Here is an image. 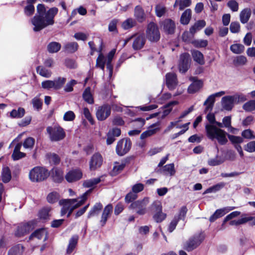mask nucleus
Instances as JSON below:
<instances>
[{
	"label": "nucleus",
	"instance_id": "obj_1",
	"mask_svg": "<svg viewBox=\"0 0 255 255\" xmlns=\"http://www.w3.org/2000/svg\"><path fill=\"white\" fill-rule=\"evenodd\" d=\"M58 12V8L52 7L46 10L43 4H38L37 6L36 13L31 19V22L34 26L33 30L38 32L48 26L54 23V18Z\"/></svg>",
	"mask_w": 255,
	"mask_h": 255
},
{
	"label": "nucleus",
	"instance_id": "obj_2",
	"mask_svg": "<svg viewBox=\"0 0 255 255\" xmlns=\"http://www.w3.org/2000/svg\"><path fill=\"white\" fill-rule=\"evenodd\" d=\"M206 118L210 124L205 125V130L207 137L211 140L216 139L221 145H225L228 142L226 137V132L217 128L213 124L216 122L215 115L213 113H209Z\"/></svg>",
	"mask_w": 255,
	"mask_h": 255
},
{
	"label": "nucleus",
	"instance_id": "obj_3",
	"mask_svg": "<svg viewBox=\"0 0 255 255\" xmlns=\"http://www.w3.org/2000/svg\"><path fill=\"white\" fill-rule=\"evenodd\" d=\"M88 193L85 192L82 196V199L78 201L76 199H65V214L67 213L69 217L73 210L82 205L87 199Z\"/></svg>",
	"mask_w": 255,
	"mask_h": 255
},
{
	"label": "nucleus",
	"instance_id": "obj_4",
	"mask_svg": "<svg viewBox=\"0 0 255 255\" xmlns=\"http://www.w3.org/2000/svg\"><path fill=\"white\" fill-rule=\"evenodd\" d=\"M49 174L48 170L45 168L36 166L30 171L29 177L31 181L38 182L46 179Z\"/></svg>",
	"mask_w": 255,
	"mask_h": 255
},
{
	"label": "nucleus",
	"instance_id": "obj_5",
	"mask_svg": "<svg viewBox=\"0 0 255 255\" xmlns=\"http://www.w3.org/2000/svg\"><path fill=\"white\" fill-rule=\"evenodd\" d=\"M149 203V198L146 197L142 199L132 202L129 206V210H135L139 215H143L147 212V206Z\"/></svg>",
	"mask_w": 255,
	"mask_h": 255
},
{
	"label": "nucleus",
	"instance_id": "obj_6",
	"mask_svg": "<svg viewBox=\"0 0 255 255\" xmlns=\"http://www.w3.org/2000/svg\"><path fill=\"white\" fill-rule=\"evenodd\" d=\"M204 239V236L202 233L195 235L190 238L184 245L183 248L190 252L199 246Z\"/></svg>",
	"mask_w": 255,
	"mask_h": 255
},
{
	"label": "nucleus",
	"instance_id": "obj_7",
	"mask_svg": "<svg viewBox=\"0 0 255 255\" xmlns=\"http://www.w3.org/2000/svg\"><path fill=\"white\" fill-rule=\"evenodd\" d=\"M150 209L154 213L153 218L156 222H161L166 218V214L162 212L161 204L159 201H154L151 205Z\"/></svg>",
	"mask_w": 255,
	"mask_h": 255
},
{
	"label": "nucleus",
	"instance_id": "obj_8",
	"mask_svg": "<svg viewBox=\"0 0 255 255\" xmlns=\"http://www.w3.org/2000/svg\"><path fill=\"white\" fill-rule=\"evenodd\" d=\"M46 131L49 134L50 140L53 141H58L63 139L64 137V132L62 128L57 126L52 127H48Z\"/></svg>",
	"mask_w": 255,
	"mask_h": 255
},
{
	"label": "nucleus",
	"instance_id": "obj_9",
	"mask_svg": "<svg viewBox=\"0 0 255 255\" xmlns=\"http://www.w3.org/2000/svg\"><path fill=\"white\" fill-rule=\"evenodd\" d=\"M146 37L151 42H157L160 37L157 26L153 22L149 23L146 29Z\"/></svg>",
	"mask_w": 255,
	"mask_h": 255
},
{
	"label": "nucleus",
	"instance_id": "obj_10",
	"mask_svg": "<svg viewBox=\"0 0 255 255\" xmlns=\"http://www.w3.org/2000/svg\"><path fill=\"white\" fill-rule=\"evenodd\" d=\"M187 211L188 209L185 206L180 208L178 214L174 216L168 226V231L169 233L172 232L175 230L179 220L184 221Z\"/></svg>",
	"mask_w": 255,
	"mask_h": 255
},
{
	"label": "nucleus",
	"instance_id": "obj_11",
	"mask_svg": "<svg viewBox=\"0 0 255 255\" xmlns=\"http://www.w3.org/2000/svg\"><path fill=\"white\" fill-rule=\"evenodd\" d=\"M131 146L129 139H122L118 142L116 146V153L120 156H123L128 153Z\"/></svg>",
	"mask_w": 255,
	"mask_h": 255
},
{
	"label": "nucleus",
	"instance_id": "obj_12",
	"mask_svg": "<svg viewBox=\"0 0 255 255\" xmlns=\"http://www.w3.org/2000/svg\"><path fill=\"white\" fill-rule=\"evenodd\" d=\"M111 107L108 104H104L99 107L96 111V115L99 121H103L107 119L111 115Z\"/></svg>",
	"mask_w": 255,
	"mask_h": 255
},
{
	"label": "nucleus",
	"instance_id": "obj_13",
	"mask_svg": "<svg viewBox=\"0 0 255 255\" xmlns=\"http://www.w3.org/2000/svg\"><path fill=\"white\" fill-rule=\"evenodd\" d=\"M191 58L187 53L181 54L179 63V70L181 73H185L190 66Z\"/></svg>",
	"mask_w": 255,
	"mask_h": 255
},
{
	"label": "nucleus",
	"instance_id": "obj_14",
	"mask_svg": "<svg viewBox=\"0 0 255 255\" xmlns=\"http://www.w3.org/2000/svg\"><path fill=\"white\" fill-rule=\"evenodd\" d=\"M189 80L192 83L189 86L187 89V92L190 94H193L199 92L202 88L203 83L202 80L198 79L195 77H190Z\"/></svg>",
	"mask_w": 255,
	"mask_h": 255
},
{
	"label": "nucleus",
	"instance_id": "obj_15",
	"mask_svg": "<svg viewBox=\"0 0 255 255\" xmlns=\"http://www.w3.org/2000/svg\"><path fill=\"white\" fill-rule=\"evenodd\" d=\"M103 163V157L99 153H95L91 157L89 161V169L95 171L100 167Z\"/></svg>",
	"mask_w": 255,
	"mask_h": 255
},
{
	"label": "nucleus",
	"instance_id": "obj_16",
	"mask_svg": "<svg viewBox=\"0 0 255 255\" xmlns=\"http://www.w3.org/2000/svg\"><path fill=\"white\" fill-rule=\"evenodd\" d=\"M161 27L166 34H173L175 32L176 24L175 21L171 19L167 18L162 21Z\"/></svg>",
	"mask_w": 255,
	"mask_h": 255
},
{
	"label": "nucleus",
	"instance_id": "obj_17",
	"mask_svg": "<svg viewBox=\"0 0 255 255\" xmlns=\"http://www.w3.org/2000/svg\"><path fill=\"white\" fill-rule=\"evenodd\" d=\"M166 85L170 90H174L178 83L176 75L174 73H168L165 76Z\"/></svg>",
	"mask_w": 255,
	"mask_h": 255
},
{
	"label": "nucleus",
	"instance_id": "obj_18",
	"mask_svg": "<svg viewBox=\"0 0 255 255\" xmlns=\"http://www.w3.org/2000/svg\"><path fill=\"white\" fill-rule=\"evenodd\" d=\"M83 173L79 169L70 170L65 176V178L69 182L77 181L82 178Z\"/></svg>",
	"mask_w": 255,
	"mask_h": 255
},
{
	"label": "nucleus",
	"instance_id": "obj_19",
	"mask_svg": "<svg viewBox=\"0 0 255 255\" xmlns=\"http://www.w3.org/2000/svg\"><path fill=\"white\" fill-rule=\"evenodd\" d=\"M250 222V224L252 226L255 225V217L249 216L247 214L242 215L241 218L238 220H232L230 222L231 226H238Z\"/></svg>",
	"mask_w": 255,
	"mask_h": 255
},
{
	"label": "nucleus",
	"instance_id": "obj_20",
	"mask_svg": "<svg viewBox=\"0 0 255 255\" xmlns=\"http://www.w3.org/2000/svg\"><path fill=\"white\" fill-rule=\"evenodd\" d=\"M132 48L135 50L142 48L145 43V38L143 34L134 35L133 37Z\"/></svg>",
	"mask_w": 255,
	"mask_h": 255
},
{
	"label": "nucleus",
	"instance_id": "obj_21",
	"mask_svg": "<svg viewBox=\"0 0 255 255\" xmlns=\"http://www.w3.org/2000/svg\"><path fill=\"white\" fill-rule=\"evenodd\" d=\"M235 209V207H226L221 209H217L215 213L210 217V222H213L217 219L223 217L226 214Z\"/></svg>",
	"mask_w": 255,
	"mask_h": 255
},
{
	"label": "nucleus",
	"instance_id": "obj_22",
	"mask_svg": "<svg viewBox=\"0 0 255 255\" xmlns=\"http://www.w3.org/2000/svg\"><path fill=\"white\" fill-rule=\"evenodd\" d=\"M33 229V225L31 223H27L22 224L18 227L15 235L17 237H21L28 233Z\"/></svg>",
	"mask_w": 255,
	"mask_h": 255
},
{
	"label": "nucleus",
	"instance_id": "obj_23",
	"mask_svg": "<svg viewBox=\"0 0 255 255\" xmlns=\"http://www.w3.org/2000/svg\"><path fill=\"white\" fill-rule=\"evenodd\" d=\"M235 97L233 96H226L222 98V108L227 111H231L235 103Z\"/></svg>",
	"mask_w": 255,
	"mask_h": 255
},
{
	"label": "nucleus",
	"instance_id": "obj_24",
	"mask_svg": "<svg viewBox=\"0 0 255 255\" xmlns=\"http://www.w3.org/2000/svg\"><path fill=\"white\" fill-rule=\"evenodd\" d=\"M101 46L99 48L98 52L99 53V56L96 60V67L101 68L103 71L104 70L105 64H107V59L102 53L103 41L100 40Z\"/></svg>",
	"mask_w": 255,
	"mask_h": 255
},
{
	"label": "nucleus",
	"instance_id": "obj_25",
	"mask_svg": "<svg viewBox=\"0 0 255 255\" xmlns=\"http://www.w3.org/2000/svg\"><path fill=\"white\" fill-rule=\"evenodd\" d=\"M160 125V122H158L151 125L148 128V129L142 132L140 136L141 139H144L148 137L152 136L155 134L159 130V128H154L156 126Z\"/></svg>",
	"mask_w": 255,
	"mask_h": 255
},
{
	"label": "nucleus",
	"instance_id": "obj_26",
	"mask_svg": "<svg viewBox=\"0 0 255 255\" xmlns=\"http://www.w3.org/2000/svg\"><path fill=\"white\" fill-rule=\"evenodd\" d=\"M21 143H18L15 146L11 154V158L14 161L19 160L26 156V154L21 152Z\"/></svg>",
	"mask_w": 255,
	"mask_h": 255
},
{
	"label": "nucleus",
	"instance_id": "obj_27",
	"mask_svg": "<svg viewBox=\"0 0 255 255\" xmlns=\"http://www.w3.org/2000/svg\"><path fill=\"white\" fill-rule=\"evenodd\" d=\"M134 16L136 20L139 22H142L145 19V14L142 7L137 5L134 9Z\"/></svg>",
	"mask_w": 255,
	"mask_h": 255
},
{
	"label": "nucleus",
	"instance_id": "obj_28",
	"mask_svg": "<svg viewBox=\"0 0 255 255\" xmlns=\"http://www.w3.org/2000/svg\"><path fill=\"white\" fill-rule=\"evenodd\" d=\"M34 238H36L39 240L43 239L46 241L48 238L47 233L45 229H40L36 230L29 237V240H31Z\"/></svg>",
	"mask_w": 255,
	"mask_h": 255
},
{
	"label": "nucleus",
	"instance_id": "obj_29",
	"mask_svg": "<svg viewBox=\"0 0 255 255\" xmlns=\"http://www.w3.org/2000/svg\"><path fill=\"white\" fill-rule=\"evenodd\" d=\"M79 239L77 235L73 236L69 241V244L66 249V254H70L75 249Z\"/></svg>",
	"mask_w": 255,
	"mask_h": 255
},
{
	"label": "nucleus",
	"instance_id": "obj_30",
	"mask_svg": "<svg viewBox=\"0 0 255 255\" xmlns=\"http://www.w3.org/2000/svg\"><path fill=\"white\" fill-rule=\"evenodd\" d=\"M206 25V22L204 20H199L196 22L189 29V32L193 35L197 31H199Z\"/></svg>",
	"mask_w": 255,
	"mask_h": 255
},
{
	"label": "nucleus",
	"instance_id": "obj_31",
	"mask_svg": "<svg viewBox=\"0 0 255 255\" xmlns=\"http://www.w3.org/2000/svg\"><path fill=\"white\" fill-rule=\"evenodd\" d=\"M192 11L190 9H186L181 14L180 22L183 25H187L191 18Z\"/></svg>",
	"mask_w": 255,
	"mask_h": 255
},
{
	"label": "nucleus",
	"instance_id": "obj_32",
	"mask_svg": "<svg viewBox=\"0 0 255 255\" xmlns=\"http://www.w3.org/2000/svg\"><path fill=\"white\" fill-rule=\"evenodd\" d=\"M52 175L53 180L55 182H61L63 179V173L62 169L54 168L52 169Z\"/></svg>",
	"mask_w": 255,
	"mask_h": 255
},
{
	"label": "nucleus",
	"instance_id": "obj_33",
	"mask_svg": "<svg viewBox=\"0 0 255 255\" xmlns=\"http://www.w3.org/2000/svg\"><path fill=\"white\" fill-rule=\"evenodd\" d=\"M115 53V50H113L110 51L108 56L107 59V69L109 72V77L111 78L113 74V65L112 64V61L113 59Z\"/></svg>",
	"mask_w": 255,
	"mask_h": 255
},
{
	"label": "nucleus",
	"instance_id": "obj_34",
	"mask_svg": "<svg viewBox=\"0 0 255 255\" xmlns=\"http://www.w3.org/2000/svg\"><path fill=\"white\" fill-rule=\"evenodd\" d=\"M129 161L128 159H126L125 161H123L122 163H116L112 170V175H116L120 173L125 168L127 163Z\"/></svg>",
	"mask_w": 255,
	"mask_h": 255
},
{
	"label": "nucleus",
	"instance_id": "obj_35",
	"mask_svg": "<svg viewBox=\"0 0 255 255\" xmlns=\"http://www.w3.org/2000/svg\"><path fill=\"white\" fill-rule=\"evenodd\" d=\"M251 15V10L250 8H245L240 14V19L241 22L243 23H246L249 21Z\"/></svg>",
	"mask_w": 255,
	"mask_h": 255
},
{
	"label": "nucleus",
	"instance_id": "obj_36",
	"mask_svg": "<svg viewBox=\"0 0 255 255\" xmlns=\"http://www.w3.org/2000/svg\"><path fill=\"white\" fill-rule=\"evenodd\" d=\"M193 58L195 61L200 65L205 63L203 54L199 51L193 50L191 51Z\"/></svg>",
	"mask_w": 255,
	"mask_h": 255
},
{
	"label": "nucleus",
	"instance_id": "obj_37",
	"mask_svg": "<svg viewBox=\"0 0 255 255\" xmlns=\"http://www.w3.org/2000/svg\"><path fill=\"white\" fill-rule=\"evenodd\" d=\"M1 180L4 183H8L11 178V171L9 168L7 166L2 168L1 173Z\"/></svg>",
	"mask_w": 255,
	"mask_h": 255
},
{
	"label": "nucleus",
	"instance_id": "obj_38",
	"mask_svg": "<svg viewBox=\"0 0 255 255\" xmlns=\"http://www.w3.org/2000/svg\"><path fill=\"white\" fill-rule=\"evenodd\" d=\"M61 48V44L57 42H51L47 46V50L50 53L58 52Z\"/></svg>",
	"mask_w": 255,
	"mask_h": 255
},
{
	"label": "nucleus",
	"instance_id": "obj_39",
	"mask_svg": "<svg viewBox=\"0 0 255 255\" xmlns=\"http://www.w3.org/2000/svg\"><path fill=\"white\" fill-rule=\"evenodd\" d=\"M79 47L78 44L76 42H71L65 45V53H73Z\"/></svg>",
	"mask_w": 255,
	"mask_h": 255
},
{
	"label": "nucleus",
	"instance_id": "obj_40",
	"mask_svg": "<svg viewBox=\"0 0 255 255\" xmlns=\"http://www.w3.org/2000/svg\"><path fill=\"white\" fill-rule=\"evenodd\" d=\"M161 170L164 174L170 176H173L176 172L174 163H170L163 166Z\"/></svg>",
	"mask_w": 255,
	"mask_h": 255
},
{
	"label": "nucleus",
	"instance_id": "obj_41",
	"mask_svg": "<svg viewBox=\"0 0 255 255\" xmlns=\"http://www.w3.org/2000/svg\"><path fill=\"white\" fill-rule=\"evenodd\" d=\"M102 208L103 205L101 203H96L89 212L87 216L88 218H90L91 217L97 215Z\"/></svg>",
	"mask_w": 255,
	"mask_h": 255
},
{
	"label": "nucleus",
	"instance_id": "obj_42",
	"mask_svg": "<svg viewBox=\"0 0 255 255\" xmlns=\"http://www.w3.org/2000/svg\"><path fill=\"white\" fill-rule=\"evenodd\" d=\"M83 98L87 103L90 104L94 103V99L91 93V88L88 87L85 89L83 93Z\"/></svg>",
	"mask_w": 255,
	"mask_h": 255
},
{
	"label": "nucleus",
	"instance_id": "obj_43",
	"mask_svg": "<svg viewBox=\"0 0 255 255\" xmlns=\"http://www.w3.org/2000/svg\"><path fill=\"white\" fill-rule=\"evenodd\" d=\"M191 3V0H176L174 7L179 6V10H182L186 7L190 6Z\"/></svg>",
	"mask_w": 255,
	"mask_h": 255
},
{
	"label": "nucleus",
	"instance_id": "obj_44",
	"mask_svg": "<svg viewBox=\"0 0 255 255\" xmlns=\"http://www.w3.org/2000/svg\"><path fill=\"white\" fill-rule=\"evenodd\" d=\"M23 252V247L18 244L12 247L8 253V255H21Z\"/></svg>",
	"mask_w": 255,
	"mask_h": 255
},
{
	"label": "nucleus",
	"instance_id": "obj_45",
	"mask_svg": "<svg viewBox=\"0 0 255 255\" xmlns=\"http://www.w3.org/2000/svg\"><path fill=\"white\" fill-rule=\"evenodd\" d=\"M215 101V99L213 95H211L208 97L204 103V105L206 106L205 109V112L212 111Z\"/></svg>",
	"mask_w": 255,
	"mask_h": 255
},
{
	"label": "nucleus",
	"instance_id": "obj_46",
	"mask_svg": "<svg viewBox=\"0 0 255 255\" xmlns=\"http://www.w3.org/2000/svg\"><path fill=\"white\" fill-rule=\"evenodd\" d=\"M25 110L23 108H19L17 110L13 109L10 113V116L12 118L20 119L24 116Z\"/></svg>",
	"mask_w": 255,
	"mask_h": 255
},
{
	"label": "nucleus",
	"instance_id": "obj_47",
	"mask_svg": "<svg viewBox=\"0 0 255 255\" xmlns=\"http://www.w3.org/2000/svg\"><path fill=\"white\" fill-rule=\"evenodd\" d=\"M36 71L40 75L45 78H49L52 74L51 71L42 66H37Z\"/></svg>",
	"mask_w": 255,
	"mask_h": 255
},
{
	"label": "nucleus",
	"instance_id": "obj_48",
	"mask_svg": "<svg viewBox=\"0 0 255 255\" xmlns=\"http://www.w3.org/2000/svg\"><path fill=\"white\" fill-rule=\"evenodd\" d=\"M231 51L235 54H241L245 50V46L242 44H234L230 46Z\"/></svg>",
	"mask_w": 255,
	"mask_h": 255
},
{
	"label": "nucleus",
	"instance_id": "obj_49",
	"mask_svg": "<svg viewBox=\"0 0 255 255\" xmlns=\"http://www.w3.org/2000/svg\"><path fill=\"white\" fill-rule=\"evenodd\" d=\"M100 181L101 178L100 177L90 179L84 181L83 183V185L85 187L90 188L97 185L100 183Z\"/></svg>",
	"mask_w": 255,
	"mask_h": 255
},
{
	"label": "nucleus",
	"instance_id": "obj_50",
	"mask_svg": "<svg viewBox=\"0 0 255 255\" xmlns=\"http://www.w3.org/2000/svg\"><path fill=\"white\" fill-rule=\"evenodd\" d=\"M233 64L236 66H242L246 64L247 58L243 55L236 56L233 60Z\"/></svg>",
	"mask_w": 255,
	"mask_h": 255
},
{
	"label": "nucleus",
	"instance_id": "obj_51",
	"mask_svg": "<svg viewBox=\"0 0 255 255\" xmlns=\"http://www.w3.org/2000/svg\"><path fill=\"white\" fill-rule=\"evenodd\" d=\"M136 24L135 20L128 18L123 22L122 26L124 29L127 30L133 27Z\"/></svg>",
	"mask_w": 255,
	"mask_h": 255
},
{
	"label": "nucleus",
	"instance_id": "obj_52",
	"mask_svg": "<svg viewBox=\"0 0 255 255\" xmlns=\"http://www.w3.org/2000/svg\"><path fill=\"white\" fill-rule=\"evenodd\" d=\"M53 82V89L54 90H59L62 88L64 85V78L58 77L52 80Z\"/></svg>",
	"mask_w": 255,
	"mask_h": 255
},
{
	"label": "nucleus",
	"instance_id": "obj_53",
	"mask_svg": "<svg viewBox=\"0 0 255 255\" xmlns=\"http://www.w3.org/2000/svg\"><path fill=\"white\" fill-rule=\"evenodd\" d=\"M225 160L223 158L217 156L214 158L210 159L208 161V164L210 166H217L221 164Z\"/></svg>",
	"mask_w": 255,
	"mask_h": 255
},
{
	"label": "nucleus",
	"instance_id": "obj_54",
	"mask_svg": "<svg viewBox=\"0 0 255 255\" xmlns=\"http://www.w3.org/2000/svg\"><path fill=\"white\" fill-rule=\"evenodd\" d=\"M155 12L157 16L161 17L166 13L167 10L166 7L162 4H157L155 7Z\"/></svg>",
	"mask_w": 255,
	"mask_h": 255
},
{
	"label": "nucleus",
	"instance_id": "obj_55",
	"mask_svg": "<svg viewBox=\"0 0 255 255\" xmlns=\"http://www.w3.org/2000/svg\"><path fill=\"white\" fill-rule=\"evenodd\" d=\"M243 109L246 112H252L255 110V100H250L243 106Z\"/></svg>",
	"mask_w": 255,
	"mask_h": 255
},
{
	"label": "nucleus",
	"instance_id": "obj_56",
	"mask_svg": "<svg viewBox=\"0 0 255 255\" xmlns=\"http://www.w3.org/2000/svg\"><path fill=\"white\" fill-rule=\"evenodd\" d=\"M177 104L178 102L177 101H172L165 105L164 107L167 109L163 111L162 118H164L166 116H167L172 110L171 107L173 105H177Z\"/></svg>",
	"mask_w": 255,
	"mask_h": 255
},
{
	"label": "nucleus",
	"instance_id": "obj_57",
	"mask_svg": "<svg viewBox=\"0 0 255 255\" xmlns=\"http://www.w3.org/2000/svg\"><path fill=\"white\" fill-rule=\"evenodd\" d=\"M227 135L228 136L229 140L234 145L235 144L242 143L244 141L243 138L242 137L231 135L226 132V136Z\"/></svg>",
	"mask_w": 255,
	"mask_h": 255
},
{
	"label": "nucleus",
	"instance_id": "obj_58",
	"mask_svg": "<svg viewBox=\"0 0 255 255\" xmlns=\"http://www.w3.org/2000/svg\"><path fill=\"white\" fill-rule=\"evenodd\" d=\"M34 143L35 139L33 137H29L25 139L23 146L25 148L31 149L33 148Z\"/></svg>",
	"mask_w": 255,
	"mask_h": 255
},
{
	"label": "nucleus",
	"instance_id": "obj_59",
	"mask_svg": "<svg viewBox=\"0 0 255 255\" xmlns=\"http://www.w3.org/2000/svg\"><path fill=\"white\" fill-rule=\"evenodd\" d=\"M32 104L34 109L37 110L41 109L42 106V101L38 97H34L32 100Z\"/></svg>",
	"mask_w": 255,
	"mask_h": 255
},
{
	"label": "nucleus",
	"instance_id": "obj_60",
	"mask_svg": "<svg viewBox=\"0 0 255 255\" xmlns=\"http://www.w3.org/2000/svg\"><path fill=\"white\" fill-rule=\"evenodd\" d=\"M242 136L243 137L249 139L255 138V135L253 134V131L250 129L243 130L242 132Z\"/></svg>",
	"mask_w": 255,
	"mask_h": 255
},
{
	"label": "nucleus",
	"instance_id": "obj_61",
	"mask_svg": "<svg viewBox=\"0 0 255 255\" xmlns=\"http://www.w3.org/2000/svg\"><path fill=\"white\" fill-rule=\"evenodd\" d=\"M59 198V195L57 192H52L49 193L47 197L49 203H53L56 202Z\"/></svg>",
	"mask_w": 255,
	"mask_h": 255
},
{
	"label": "nucleus",
	"instance_id": "obj_62",
	"mask_svg": "<svg viewBox=\"0 0 255 255\" xmlns=\"http://www.w3.org/2000/svg\"><path fill=\"white\" fill-rule=\"evenodd\" d=\"M227 5L233 12L237 11L239 9V4L235 0H229Z\"/></svg>",
	"mask_w": 255,
	"mask_h": 255
},
{
	"label": "nucleus",
	"instance_id": "obj_63",
	"mask_svg": "<svg viewBox=\"0 0 255 255\" xmlns=\"http://www.w3.org/2000/svg\"><path fill=\"white\" fill-rule=\"evenodd\" d=\"M230 29L231 32L233 33H238L240 30V23L237 21L231 22Z\"/></svg>",
	"mask_w": 255,
	"mask_h": 255
},
{
	"label": "nucleus",
	"instance_id": "obj_64",
	"mask_svg": "<svg viewBox=\"0 0 255 255\" xmlns=\"http://www.w3.org/2000/svg\"><path fill=\"white\" fill-rule=\"evenodd\" d=\"M245 150L249 152L255 151V141H250L245 146Z\"/></svg>",
	"mask_w": 255,
	"mask_h": 255
}]
</instances>
